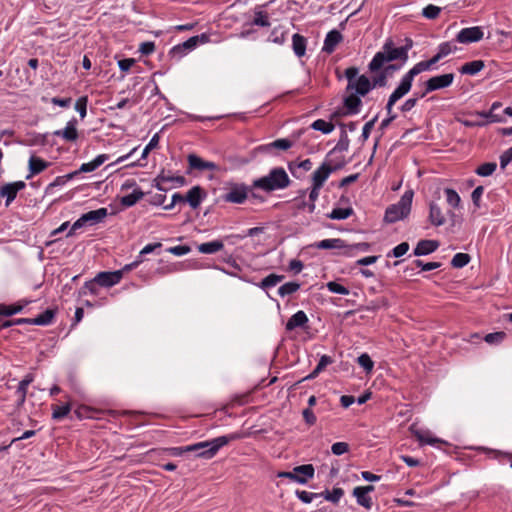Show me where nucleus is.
Instances as JSON below:
<instances>
[{"label":"nucleus","mask_w":512,"mask_h":512,"mask_svg":"<svg viewBox=\"0 0 512 512\" xmlns=\"http://www.w3.org/2000/svg\"><path fill=\"white\" fill-rule=\"evenodd\" d=\"M409 56L404 55V51L400 47H396L391 38L386 39L380 51H378L368 64V70L371 73L377 72L384 67L385 64L393 61H401L405 64Z\"/></svg>","instance_id":"nucleus-1"},{"label":"nucleus","mask_w":512,"mask_h":512,"mask_svg":"<svg viewBox=\"0 0 512 512\" xmlns=\"http://www.w3.org/2000/svg\"><path fill=\"white\" fill-rule=\"evenodd\" d=\"M239 438L240 435L237 433L223 435L213 438L211 440L187 445L186 450H189V452H194L195 455L199 458L211 459L218 453V451L222 447L226 446L231 441L237 440Z\"/></svg>","instance_id":"nucleus-2"},{"label":"nucleus","mask_w":512,"mask_h":512,"mask_svg":"<svg viewBox=\"0 0 512 512\" xmlns=\"http://www.w3.org/2000/svg\"><path fill=\"white\" fill-rule=\"evenodd\" d=\"M290 182V178L284 168L276 167L271 169L267 175L255 179L251 188L271 193L287 188L290 185Z\"/></svg>","instance_id":"nucleus-3"},{"label":"nucleus","mask_w":512,"mask_h":512,"mask_svg":"<svg viewBox=\"0 0 512 512\" xmlns=\"http://www.w3.org/2000/svg\"><path fill=\"white\" fill-rule=\"evenodd\" d=\"M413 196V190L405 191L397 203L386 208L384 221L387 223H395L406 218L411 211Z\"/></svg>","instance_id":"nucleus-4"},{"label":"nucleus","mask_w":512,"mask_h":512,"mask_svg":"<svg viewBox=\"0 0 512 512\" xmlns=\"http://www.w3.org/2000/svg\"><path fill=\"white\" fill-rule=\"evenodd\" d=\"M376 73L377 74L372 77V80H370L366 75L359 76L357 94L366 96L374 88L387 86L389 76L387 71L382 68Z\"/></svg>","instance_id":"nucleus-5"},{"label":"nucleus","mask_w":512,"mask_h":512,"mask_svg":"<svg viewBox=\"0 0 512 512\" xmlns=\"http://www.w3.org/2000/svg\"><path fill=\"white\" fill-rule=\"evenodd\" d=\"M208 41L209 36L205 33H202L201 35L192 36L186 41L173 46L169 51V55L171 58L180 60L182 57H184L189 52L194 50L199 44H204Z\"/></svg>","instance_id":"nucleus-6"},{"label":"nucleus","mask_w":512,"mask_h":512,"mask_svg":"<svg viewBox=\"0 0 512 512\" xmlns=\"http://www.w3.org/2000/svg\"><path fill=\"white\" fill-rule=\"evenodd\" d=\"M454 78H455V76L453 73L436 75V76L429 78L425 82V89L420 94V97L423 98L427 94H429L433 91L444 89V88L451 86L454 81Z\"/></svg>","instance_id":"nucleus-7"},{"label":"nucleus","mask_w":512,"mask_h":512,"mask_svg":"<svg viewBox=\"0 0 512 512\" xmlns=\"http://www.w3.org/2000/svg\"><path fill=\"white\" fill-rule=\"evenodd\" d=\"M252 190L243 183L232 184L229 190L222 196L227 203L242 204L248 198V194Z\"/></svg>","instance_id":"nucleus-8"},{"label":"nucleus","mask_w":512,"mask_h":512,"mask_svg":"<svg viewBox=\"0 0 512 512\" xmlns=\"http://www.w3.org/2000/svg\"><path fill=\"white\" fill-rule=\"evenodd\" d=\"M432 67L428 60L416 63L409 71H407L400 79L399 85L410 92L414 78L424 71L431 70Z\"/></svg>","instance_id":"nucleus-9"},{"label":"nucleus","mask_w":512,"mask_h":512,"mask_svg":"<svg viewBox=\"0 0 512 512\" xmlns=\"http://www.w3.org/2000/svg\"><path fill=\"white\" fill-rule=\"evenodd\" d=\"M483 36L484 32L482 27L473 26L461 29L457 33L455 41L462 44H470L482 40Z\"/></svg>","instance_id":"nucleus-10"},{"label":"nucleus","mask_w":512,"mask_h":512,"mask_svg":"<svg viewBox=\"0 0 512 512\" xmlns=\"http://www.w3.org/2000/svg\"><path fill=\"white\" fill-rule=\"evenodd\" d=\"M26 187L24 181H15L6 183L0 188V197L5 198V206L9 207L10 204L16 199L19 191Z\"/></svg>","instance_id":"nucleus-11"},{"label":"nucleus","mask_w":512,"mask_h":512,"mask_svg":"<svg viewBox=\"0 0 512 512\" xmlns=\"http://www.w3.org/2000/svg\"><path fill=\"white\" fill-rule=\"evenodd\" d=\"M123 277L122 270L116 271H103L99 272L95 276V282H97L100 287L110 288L116 284H118Z\"/></svg>","instance_id":"nucleus-12"},{"label":"nucleus","mask_w":512,"mask_h":512,"mask_svg":"<svg viewBox=\"0 0 512 512\" xmlns=\"http://www.w3.org/2000/svg\"><path fill=\"white\" fill-rule=\"evenodd\" d=\"M343 163L337 164L334 167L328 165L327 163H323L320 167H318L312 175V185L322 187L325 181L328 179L329 175L343 167Z\"/></svg>","instance_id":"nucleus-13"},{"label":"nucleus","mask_w":512,"mask_h":512,"mask_svg":"<svg viewBox=\"0 0 512 512\" xmlns=\"http://www.w3.org/2000/svg\"><path fill=\"white\" fill-rule=\"evenodd\" d=\"M108 159H109L108 154H100V155L96 156L92 161L81 164V166L78 170L67 174L66 177H67V179H73L76 175H78L80 173L93 172Z\"/></svg>","instance_id":"nucleus-14"},{"label":"nucleus","mask_w":512,"mask_h":512,"mask_svg":"<svg viewBox=\"0 0 512 512\" xmlns=\"http://www.w3.org/2000/svg\"><path fill=\"white\" fill-rule=\"evenodd\" d=\"M77 123V119L73 117L67 122L64 129L54 131L53 135L61 137L67 142H74L78 139L79 136L77 131Z\"/></svg>","instance_id":"nucleus-15"},{"label":"nucleus","mask_w":512,"mask_h":512,"mask_svg":"<svg viewBox=\"0 0 512 512\" xmlns=\"http://www.w3.org/2000/svg\"><path fill=\"white\" fill-rule=\"evenodd\" d=\"M189 168L191 170L205 171V170H217L218 166L211 161L203 160L201 157L195 154H189L187 157Z\"/></svg>","instance_id":"nucleus-16"},{"label":"nucleus","mask_w":512,"mask_h":512,"mask_svg":"<svg viewBox=\"0 0 512 512\" xmlns=\"http://www.w3.org/2000/svg\"><path fill=\"white\" fill-rule=\"evenodd\" d=\"M360 96L361 95L354 91V93L344 97L343 104L346 109V115H356L360 112L362 107V100Z\"/></svg>","instance_id":"nucleus-17"},{"label":"nucleus","mask_w":512,"mask_h":512,"mask_svg":"<svg viewBox=\"0 0 512 512\" xmlns=\"http://www.w3.org/2000/svg\"><path fill=\"white\" fill-rule=\"evenodd\" d=\"M205 190L200 186H193L188 190L185 196V202H187L191 208L196 209L199 207L203 199L206 197Z\"/></svg>","instance_id":"nucleus-18"},{"label":"nucleus","mask_w":512,"mask_h":512,"mask_svg":"<svg viewBox=\"0 0 512 512\" xmlns=\"http://www.w3.org/2000/svg\"><path fill=\"white\" fill-rule=\"evenodd\" d=\"M342 39V34L338 30L333 29L329 31L324 39L322 51L331 54L334 52L335 48L342 41Z\"/></svg>","instance_id":"nucleus-19"},{"label":"nucleus","mask_w":512,"mask_h":512,"mask_svg":"<svg viewBox=\"0 0 512 512\" xmlns=\"http://www.w3.org/2000/svg\"><path fill=\"white\" fill-rule=\"evenodd\" d=\"M408 93V90H406L404 87L398 84L395 90L390 94L387 104L385 106L387 117H391V115H396L393 112L394 105Z\"/></svg>","instance_id":"nucleus-20"},{"label":"nucleus","mask_w":512,"mask_h":512,"mask_svg":"<svg viewBox=\"0 0 512 512\" xmlns=\"http://www.w3.org/2000/svg\"><path fill=\"white\" fill-rule=\"evenodd\" d=\"M439 247V242L436 240H420L415 249V256H424L435 252Z\"/></svg>","instance_id":"nucleus-21"},{"label":"nucleus","mask_w":512,"mask_h":512,"mask_svg":"<svg viewBox=\"0 0 512 512\" xmlns=\"http://www.w3.org/2000/svg\"><path fill=\"white\" fill-rule=\"evenodd\" d=\"M312 247L317 248V249L328 250V249H343V248H347L348 245L345 243V241L343 239L329 238V239H324V240L315 242L312 245Z\"/></svg>","instance_id":"nucleus-22"},{"label":"nucleus","mask_w":512,"mask_h":512,"mask_svg":"<svg viewBox=\"0 0 512 512\" xmlns=\"http://www.w3.org/2000/svg\"><path fill=\"white\" fill-rule=\"evenodd\" d=\"M308 317L306 313L302 310L297 311L293 314L286 323L285 329L287 331H292L299 327H304L308 323Z\"/></svg>","instance_id":"nucleus-23"},{"label":"nucleus","mask_w":512,"mask_h":512,"mask_svg":"<svg viewBox=\"0 0 512 512\" xmlns=\"http://www.w3.org/2000/svg\"><path fill=\"white\" fill-rule=\"evenodd\" d=\"M107 215L108 210L106 208H99L82 214V220H85L87 225H95L102 222Z\"/></svg>","instance_id":"nucleus-24"},{"label":"nucleus","mask_w":512,"mask_h":512,"mask_svg":"<svg viewBox=\"0 0 512 512\" xmlns=\"http://www.w3.org/2000/svg\"><path fill=\"white\" fill-rule=\"evenodd\" d=\"M165 182H177L179 185H183L185 183V178L183 176H170L165 173L164 170L154 179V187L159 191H165L166 188L162 186V183Z\"/></svg>","instance_id":"nucleus-25"},{"label":"nucleus","mask_w":512,"mask_h":512,"mask_svg":"<svg viewBox=\"0 0 512 512\" xmlns=\"http://www.w3.org/2000/svg\"><path fill=\"white\" fill-rule=\"evenodd\" d=\"M30 303V300H20L19 302L13 305L0 304V316L9 317L14 314L20 313L24 309V307Z\"/></svg>","instance_id":"nucleus-26"},{"label":"nucleus","mask_w":512,"mask_h":512,"mask_svg":"<svg viewBox=\"0 0 512 512\" xmlns=\"http://www.w3.org/2000/svg\"><path fill=\"white\" fill-rule=\"evenodd\" d=\"M307 39L301 34H294L292 36V49L294 54L301 58L306 54Z\"/></svg>","instance_id":"nucleus-27"},{"label":"nucleus","mask_w":512,"mask_h":512,"mask_svg":"<svg viewBox=\"0 0 512 512\" xmlns=\"http://www.w3.org/2000/svg\"><path fill=\"white\" fill-rule=\"evenodd\" d=\"M49 166V162L42 158L31 156L29 159V170L30 174L26 177L29 179L32 175H36L44 171Z\"/></svg>","instance_id":"nucleus-28"},{"label":"nucleus","mask_w":512,"mask_h":512,"mask_svg":"<svg viewBox=\"0 0 512 512\" xmlns=\"http://www.w3.org/2000/svg\"><path fill=\"white\" fill-rule=\"evenodd\" d=\"M359 69L357 67H349L345 70L344 75L348 81L346 90L355 91L357 93V84L359 82Z\"/></svg>","instance_id":"nucleus-29"},{"label":"nucleus","mask_w":512,"mask_h":512,"mask_svg":"<svg viewBox=\"0 0 512 512\" xmlns=\"http://www.w3.org/2000/svg\"><path fill=\"white\" fill-rule=\"evenodd\" d=\"M289 30L283 26L274 27L268 37V41L274 44L283 45L286 42Z\"/></svg>","instance_id":"nucleus-30"},{"label":"nucleus","mask_w":512,"mask_h":512,"mask_svg":"<svg viewBox=\"0 0 512 512\" xmlns=\"http://www.w3.org/2000/svg\"><path fill=\"white\" fill-rule=\"evenodd\" d=\"M352 495L356 498L358 505L370 510L373 506L372 498L369 494L365 493L360 487H355L352 491Z\"/></svg>","instance_id":"nucleus-31"},{"label":"nucleus","mask_w":512,"mask_h":512,"mask_svg":"<svg viewBox=\"0 0 512 512\" xmlns=\"http://www.w3.org/2000/svg\"><path fill=\"white\" fill-rule=\"evenodd\" d=\"M484 67H485V63L483 60H474V61L467 62V63L463 64L459 68V72L461 74H466V75H476Z\"/></svg>","instance_id":"nucleus-32"},{"label":"nucleus","mask_w":512,"mask_h":512,"mask_svg":"<svg viewBox=\"0 0 512 512\" xmlns=\"http://www.w3.org/2000/svg\"><path fill=\"white\" fill-rule=\"evenodd\" d=\"M224 248V243L222 240H214L210 242L201 243L198 245L197 249L200 253L203 254H214Z\"/></svg>","instance_id":"nucleus-33"},{"label":"nucleus","mask_w":512,"mask_h":512,"mask_svg":"<svg viewBox=\"0 0 512 512\" xmlns=\"http://www.w3.org/2000/svg\"><path fill=\"white\" fill-rule=\"evenodd\" d=\"M429 220L434 226H441L445 223V217L442 213V210L436 203L430 204Z\"/></svg>","instance_id":"nucleus-34"},{"label":"nucleus","mask_w":512,"mask_h":512,"mask_svg":"<svg viewBox=\"0 0 512 512\" xmlns=\"http://www.w3.org/2000/svg\"><path fill=\"white\" fill-rule=\"evenodd\" d=\"M144 195V192L139 187H136L132 193L123 196L120 200V203L124 207H132L139 200H141L144 197Z\"/></svg>","instance_id":"nucleus-35"},{"label":"nucleus","mask_w":512,"mask_h":512,"mask_svg":"<svg viewBox=\"0 0 512 512\" xmlns=\"http://www.w3.org/2000/svg\"><path fill=\"white\" fill-rule=\"evenodd\" d=\"M100 285L95 282V277L86 281L83 286L78 290V296L83 297L87 294L98 295Z\"/></svg>","instance_id":"nucleus-36"},{"label":"nucleus","mask_w":512,"mask_h":512,"mask_svg":"<svg viewBox=\"0 0 512 512\" xmlns=\"http://www.w3.org/2000/svg\"><path fill=\"white\" fill-rule=\"evenodd\" d=\"M319 494H320V497H323L325 500L330 501L334 504H337L340 501V499L343 497L344 490L339 487H334L331 491L326 489L325 491H323Z\"/></svg>","instance_id":"nucleus-37"},{"label":"nucleus","mask_w":512,"mask_h":512,"mask_svg":"<svg viewBox=\"0 0 512 512\" xmlns=\"http://www.w3.org/2000/svg\"><path fill=\"white\" fill-rule=\"evenodd\" d=\"M333 363L332 357L328 355H322L316 367L305 379H314L320 372H322L328 365Z\"/></svg>","instance_id":"nucleus-38"},{"label":"nucleus","mask_w":512,"mask_h":512,"mask_svg":"<svg viewBox=\"0 0 512 512\" xmlns=\"http://www.w3.org/2000/svg\"><path fill=\"white\" fill-rule=\"evenodd\" d=\"M55 317V311L52 309H46L43 313L33 318V325L46 326L52 323Z\"/></svg>","instance_id":"nucleus-39"},{"label":"nucleus","mask_w":512,"mask_h":512,"mask_svg":"<svg viewBox=\"0 0 512 512\" xmlns=\"http://www.w3.org/2000/svg\"><path fill=\"white\" fill-rule=\"evenodd\" d=\"M354 210L352 207L334 208L327 217L332 220H345L353 215Z\"/></svg>","instance_id":"nucleus-40"},{"label":"nucleus","mask_w":512,"mask_h":512,"mask_svg":"<svg viewBox=\"0 0 512 512\" xmlns=\"http://www.w3.org/2000/svg\"><path fill=\"white\" fill-rule=\"evenodd\" d=\"M310 127L313 130L320 131L323 134H330L334 130V124L324 119L315 120Z\"/></svg>","instance_id":"nucleus-41"},{"label":"nucleus","mask_w":512,"mask_h":512,"mask_svg":"<svg viewBox=\"0 0 512 512\" xmlns=\"http://www.w3.org/2000/svg\"><path fill=\"white\" fill-rule=\"evenodd\" d=\"M473 115L486 119V124L499 123L504 121V118L501 115L495 113L491 108L489 111H477Z\"/></svg>","instance_id":"nucleus-42"},{"label":"nucleus","mask_w":512,"mask_h":512,"mask_svg":"<svg viewBox=\"0 0 512 512\" xmlns=\"http://www.w3.org/2000/svg\"><path fill=\"white\" fill-rule=\"evenodd\" d=\"M252 24L260 27H268L270 26L269 15L266 11L261 9H256L254 12V19Z\"/></svg>","instance_id":"nucleus-43"},{"label":"nucleus","mask_w":512,"mask_h":512,"mask_svg":"<svg viewBox=\"0 0 512 512\" xmlns=\"http://www.w3.org/2000/svg\"><path fill=\"white\" fill-rule=\"evenodd\" d=\"M294 471L297 475L301 476V478L306 479V483L309 479L314 477L315 469L312 464H303L294 467Z\"/></svg>","instance_id":"nucleus-44"},{"label":"nucleus","mask_w":512,"mask_h":512,"mask_svg":"<svg viewBox=\"0 0 512 512\" xmlns=\"http://www.w3.org/2000/svg\"><path fill=\"white\" fill-rule=\"evenodd\" d=\"M71 411V405L66 403L64 405H53L52 406V419L61 420L66 417Z\"/></svg>","instance_id":"nucleus-45"},{"label":"nucleus","mask_w":512,"mask_h":512,"mask_svg":"<svg viewBox=\"0 0 512 512\" xmlns=\"http://www.w3.org/2000/svg\"><path fill=\"white\" fill-rule=\"evenodd\" d=\"M496 169H497L496 162H486V163L479 165L476 168L475 173L481 177H488V176H491L496 171Z\"/></svg>","instance_id":"nucleus-46"},{"label":"nucleus","mask_w":512,"mask_h":512,"mask_svg":"<svg viewBox=\"0 0 512 512\" xmlns=\"http://www.w3.org/2000/svg\"><path fill=\"white\" fill-rule=\"evenodd\" d=\"M444 194L446 196V201L449 206L453 208H459L461 204V198L456 190L452 188H445Z\"/></svg>","instance_id":"nucleus-47"},{"label":"nucleus","mask_w":512,"mask_h":512,"mask_svg":"<svg viewBox=\"0 0 512 512\" xmlns=\"http://www.w3.org/2000/svg\"><path fill=\"white\" fill-rule=\"evenodd\" d=\"M283 279L284 275L269 274L268 276L262 279L261 283L259 284V287L265 290L276 286Z\"/></svg>","instance_id":"nucleus-48"},{"label":"nucleus","mask_w":512,"mask_h":512,"mask_svg":"<svg viewBox=\"0 0 512 512\" xmlns=\"http://www.w3.org/2000/svg\"><path fill=\"white\" fill-rule=\"evenodd\" d=\"M300 289V284L297 282H287L279 287L278 294L284 298L286 296L292 295Z\"/></svg>","instance_id":"nucleus-49"},{"label":"nucleus","mask_w":512,"mask_h":512,"mask_svg":"<svg viewBox=\"0 0 512 512\" xmlns=\"http://www.w3.org/2000/svg\"><path fill=\"white\" fill-rule=\"evenodd\" d=\"M470 260L471 257L469 254L459 252L453 256L451 260V265L454 268H463L470 262Z\"/></svg>","instance_id":"nucleus-50"},{"label":"nucleus","mask_w":512,"mask_h":512,"mask_svg":"<svg viewBox=\"0 0 512 512\" xmlns=\"http://www.w3.org/2000/svg\"><path fill=\"white\" fill-rule=\"evenodd\" d=\"M357 363L364 369V371L369 374L373 371L374 362L367 353H362L357 358Z\"/></svg>","instance_id":"nucleus-51"},{"label":"nucleus","mask_w":512,"mask_h":512,"mask_svg":"<svg viewBox=\"0 0 512 512\" xmlns=\"http://www.w3.org/2000/svg\"><path fill=\"white\" fill-rule=\"evenodd\" d=\"M326 287L331 293L340 294V295H348L350 293L348 288L337 283L336 281H330V282L326 283Z\"/></svg>","instance_id":"nucleus-52"},{"label":"nucleus","mask_w":512,"mask_h":512,"mask_svg":"<svg viewBox=\"0 0 512 512\" xmlns=\"http://www.w3.org/2000/svg\"><path fill=\"white\" fill-rule=\"evenodd\" d=\"M409 250V243L408 242H402L395 246L388 254V257H395L399 258L402 257L404 254H406Z\"/></svg>","instance_id":"nucleus-53"},{"label":"nucleus","mask_w":512,"mask_h":512,"mask_svg":"<svg viewBox=\"0 0 512 512\" xmlns=\"http://www.w3.org/2000/svg\"><path fill=\"white\" fill-rule=\"evenodd\" d=\"M87 96L79 97L75 103V110L79 113L81 119H84L87 115Z\"/></svg>","instance_id":"nucleus-54"},{"label":"nucleus","mask_w":512,"mask_h":512,"mask_svg":"<svg viewBox=\"0 0 512 512\" xmlns=\"http://www.w3.org/2000/svg\"><path fill=\"white\" fill-rule=\"evenodd\" d=\"M441 12V8L433 4H429L422 10V15L427 19H436Z\"/></svg>","instance_id":"nucleus-55"},{"label":"nucleus","mask_w":512,"mask_h":512,"mask_svg":"<svg viewBox=\"0 0 512 512\" xmlns=\"http://www.w3.org/2000/svg\"><path fill=\"white\" fill-rule=\"evenodd\" d=\"M296 496L299 500H301L303 503H311L314 499L320 497L319 493H313L305 490H297Z\"/></svg>","instance_id":"nucleus-56"},{"label":"nucleus","mask_w":512,"mask_h":512,"mask_svg":"<svg viewBox=\"0 0 512 512\" xmlns=\"http://www.w3.org/2000/svg\"><path fill=\"white\" fill-rule=\"evenodd\" d=\"M159 139H160V137H159L158 133H156L152 136L149 143L145 146V148L142 151L141 158H140L141 160H145L147 158L149 152L158 146Z\"/></svg>","instance_id":"nucleus-57"},{"label":"nucleus","mask_w":512,"mask_h":512,"mask_svg":"<svg viewBox=\"0 0 512 512\" xmlns=\"http://www.w3.org/2000/svg\"><path fill=\"white\" fill-rule=\"evenodd\" d=\"M415 436L417 440L420 442V444H429V445H435L436 443H442L438 438H434L428 435V433H423L420 431H417L415 433Z\"/></svg>","instance_id":"nucleus-58"},{"label":"nucleus","mask_w":512,"mask_h":512,"mask_svg":"<svg viewBox=\"0 0 512 512\" xmlns=\"http://www.w3.org/2000/svg\"><path fill=\"white\" fill-rule=\"evenodd\" d=\"M350 140L345 130L341 132L340 139L336 144L335 148L330 152L332 153L335 150L339 151H347L349 149Z\"/></svg>","instance_id":"nucleus-59"},{"label":"nucleus","mask_w":512,"mask_h":512,"mask_svg":"<svg viewBox=\"0 0 512 512\" xmlns=\"http://www.w3.org/2000/svg\"><path fill=\"white\" fill-rule=\"evenodd\" d=\"M277 477L278 478H288L294 482H297L299 484H306V479L304 478H301V476L297 475V473L293 470V471H282V472H278L277 474Z\"/></svg>","instance_id":"nucleus-60"},{"label":"nucleus","mask_w":512,"mask_h":512,"mask_svg":"<svg viewBox=\"0 0 512 512\" xmlns=\"http://www.w3.org/2000/svg\"><path fill=\"white\" fill-rule=\"evenodd\" d=\"M413 263L416 267L421 268L422 271H431L441 266L439 262H424L420 259L415 260Z\"/></svg>","instance_id":"nucleus-61"},{"label":"nucleus","mask_w":512,"mask_h":512,"mask_svg":"<svg viewBox=\"0 0 512 512\" xmlns=\"http://www.w3.org/2000/svg\"><path fill=\"white\" fill-rule=\"evenodd\" d=\"M506 337L505 332H493L489 333L484 337V340L489 344H498L504 340Z\"/></svg>","instance_id":"nucleus-62"},{"label":"nucleus","mask_w":512,"mask_h":512,"mask_svg":"<svg viewBox=\"0 0 512 512\" xmlns=\"http://www.w3.org/2000/svg\"><path fill=\"white\" fill-rule=\"evenodd\" d=\"M349 451V445L346 442H336L331 446V452L334 455L340 456Z\"/></svg>","instance_id":"nucleus-63"},{"label":"nucleus","mask_w":512,"mask_h":512,"mask_svg":"<svg viewBox=\"0 0 512 512\" xmlns=\"http://www.w3.org/2000/svg\"><path fill=\"white\" fill-rule=\"evenodd\" d=\"M510 162H512V146L500 156V168L505 169Z\"/></svg>","instance_id":"nucleus-64"}]
</instances>
